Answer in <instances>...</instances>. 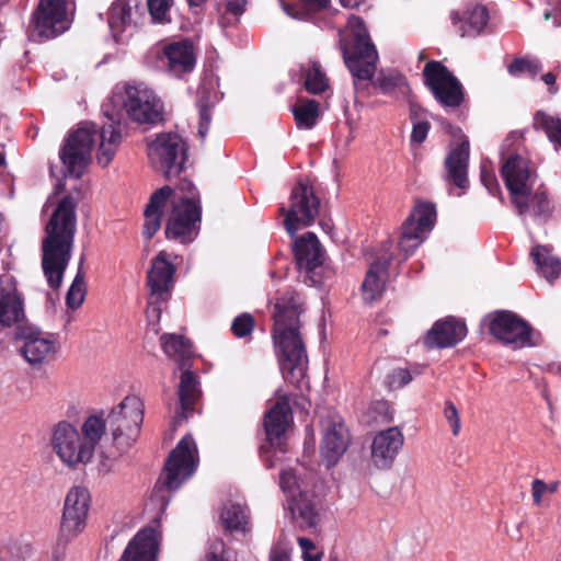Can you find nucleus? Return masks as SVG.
Masks as SVG:
<instances>
[{
  "label": "nucleus",
  "instance_id": "obj_1",
  "mask_svg": "<svg viewBox=\"0 0 561 561\" xmlns=\"http://www.w3.org/2000/svg\"><path fill=\"white\" fill-rule=\"evenodd\" d=\"M162 110L161 101L146 84L116 87L110 102L102 106L108 124L99 129L94 123H82L65 140L59 157L67 174L82 175L92 160L95 144L98 163L102 167L111 163L122 142L123 113L137 123L154 124L162 119Z\"/></svg>",
  "mask_w": 561,
  "mask_h": 561
},
{
  "label": "nucleus",
  "instance_id": "obj_2",
  "mask_svg": "<svg viewBox=\"0 0 561 561\" xmlns=\"http://www.w3.org/2000/svg\"><path fill=\"white\" fill-rule=\"evenodd\" d=\"M171 199V211L168 218L165 234L181 243L192 242L197 236V224L201 219L198 193L194 184L187 180L180 182L175 188L163 186L157 190L146 207L144 236L151 239L160 227L161 207Z\"/></svg>",
  "mask_w": 561,
  "mask_h": 561
},
{
  "label": "nucleus",
  "instance_id": "obj_3",
  "mask_svg": "<svg viewBox=\"0 0 561 561\" xmlns=\"http://www.w3.org/2000/svg\"><path fill=\"white\" fill-rule=\"evenodd\" d=\"M302 302L293 291L276 299L273 339L284 379L300 386L307 376L308 356L301 336Z\"/></svg>",
  "mask_w": 561,
  "mask_h": 561
},
{
  "label": "nucleus",
  "instance_id": "obj_4",
  "mask_svg": "<svg viewBox=\"0 0 561 561\" xmlns=\"http://www.w3.org/2000/svg\"><path fill=\"white\" fill-rule=\"evenodd\" d=\"M77 204L73 196H65L58 203L45 228L42 266L47 283L53 289L61 285L64 273L71 257L77 227Z\"/></svg>",
  "mask_w": 561,
  "mask_h": 561
},
{
  "label": "nucleus",
  "instance_id": "obj_5",
  "mask_svg": "<svg viewBox=\"0 0 561 561\" xmlns=\"http://www.w3.org/2000/svg\"><path fill=\"white\" fill-rule=\"evenodd\" d=\"M105 434L103 419L91 415L79 432L68 422H59L53 430L51 447L59 460L69 469L91 462L95 447Z\"/></svg>",
  "mask_w": 561,
  "mask_h": 561
},
{
  "label": "nucleus",
  "instance_id": "obj_6",
  "mask_svg": "<svg viewBox=\"0 0 561 561\" xmlns=\"http://www.w3.org/2000/svg\"><path fill=\"white\" fill-rule=\"evenodd\" d=\"M145 415V403L137 394L126 396L103 420L117 455L129 450L137 442Z\"/></svg>",
  "mask_w": 561,
  "mask_h": 561
},
{
  "label": "nucleus",
  "instance_id": "obj_7",
  "mask_svg": "<svg viewBox=\"0 0 561 561\" xmlns=\"http://www.w3.org/2000/svg\"><path fill=\"white\" fill-rule=\"evenodd\" d=\"M347 26L353 38L351 45L343 46V57L354 78V87L358 90L370 82L376 70L378 53L359 16L352 15Z\"/></svg>",
  "mask_w": 561,
  "mask_h": 561
},
{
  "label": "nucleus",
  "instance_id": "obj_8",
  "mask_svg": "<svg viewBox=\"0 0 561 561\" xmlns=\"http://www.w3.org/2000/svg\"><path fill=\"white\" fill-rule=\"evenodd\" d=\"M515 136L507 137L501 146V175L510 193L511 202L518 215L528 209L529 193L536 181V173L526 158L516 152H510Z\"/></svg>",
  "mask_w": 561,
  "mask_h": 561
},
{
  "label": "nucleus",
  "instance_id": "obj_9",
  "mask_svg": "<svg viewBox=\"0 0 561 561\" xmlns=\"http://www.w3.org/2000/svg\"><path fill=\"white\" fill-rule=\"evenodd\" d=\"M311 480V474L302 473L301 468H285L279 474V486L288 495V508L301 527H313L318 520Z\"/></svg>",
  "mask_w": 561,
  "mask_h": 561
},
{
  "label": "nucleus",
  "instance_id": "obj_10",
  "mask_svg": "<svg viewBox=\"0 0 561 561\" xmlns=\"http://www.w3.org/2000/svg\"><path fill=\"white\" fill-rule=\"evenodd\" d=\"M198 461L196 443L191 435H185L170 453L154 490H178L194 474Z\"/></svg>",
  "mask_w": 561,
  "mask_h": 561
},
{
  "label": "nucleus",
  "instance_id": "obj_11",
  "mask_svg": "<svg viewBox=\"0 0 561 561\" xmlns=\"http://www.w3.org/2000/svg\"><path fill=\"white\" fill-rule=\"evenodd\" d=\"M71 24L65 0H39L27 27V37L43 43L64 34Z\"/></svg>",
  "mask_w": 561,
  "mask_h": 561
},
{
  "label": "nucleus",
  "instance_id": "obj_12",
  "mask_svg": "<svg viewBox=\"0 0 561 561\" xmlns=\"http://www.w3.org/2000/svg\"><path fill=\"white\" fill-rule=\"evenodd\" d=\"M147 154L150 165L170 179L183 171L187 147L178 134L163 133L148 144Z\"/></svg>",
  "mask_w": 561,
  "mask_h": 561
},
{
  "label": "nucleus",
  "instance_id": "obj_13",
  "mask_svg": "<svg viewBox=\"0 0 561 561\" xmlns=\"http://www.w3.org/2000/svg\"><path fill=\"white\" fill-rule=\"evenodd\" d=\"M489 319L490 333L513 350L531 347L540 343V334L513 312L497 311Z\"/></svg>",
  "mask_w": 561,
  "mask_h": 561
},
{
  "label": "nucleus",
  "instance_id": "obj_14",
  "mask_svg": "<svg viewBox=\"0 0 561 561\" xmlns=\"http://www.w3.org/2000/svg\"><path fill=\"white\" fill-rule=\"evenodd\" d=\"M319 199L313 190L300 182L291 192L289 206H282L279 213L284 215L286 231L295 238L299 229L311 226L319 213Z\"/></svg>",
  "mask_w": 561,
  "mask_h": 561
},
{
  "label": "nucleus",
  "instance_id": "obj_15",
  "mask_svg": "<svg viewBox=\"0 0 561 561\" xmlns=\"http://www.w3.org/2000/svg\"><path fill=\"white\" fill-rule=\"evenodd\" d=\"M437 213L435 205L427 202L417 203L402 224L398 247L404 257L411 255L427 238L434 228Z\"/></svg>",
  "mask_w": 561,
  "mask_h": 561
},
{
  "label": "nucleus",
  "instance_id": "obj_16",
  "mask_svg": "<svg viewBox=\"0 0 561 561\" xmlns=\"http://www.w3.org/2000/svg\"><path fill=\"white\" fill-rule=\"evenodd\" d=\"M91 496L84 486H72L65 499L60 524V536L71 540L81 534L85 526L90 510Z\"/></svg>",
  "mask_w": 561,
  "mask_h": 561
},
{
  "label": "nucleus",
  "instance_id": "obj_17",
  "mask_svg": "<svg viewBox=\"0 0 561 561\" xmlns=\"http://www.w3.org/2000/svg\"><path fill=\"white\" fill-rule=\"evenodd\" d=\"M425 83L435 98L446 106H458L462 100L459 81L438 61H430L423 70Z\"/></svg>",
  "mask_w": 561,
  "mask_h": 561
},
{
  "label": "nucleus",
  "instance_id": "obj_18",
  "mask_svg": "<svg viewBox=\"0 0 561 561\" xmlns=\"http://www.w3.org/2000/svg\"><path fill=\"white\" fill-rule=\"evenodd\" d=\"M174 272L175 268L169 259V254L164 251L159 252L152 260L151 267L147 275V285L150 289L151 299H156L149 302L148 313L152 312L159 316L160 309L158 302L164 300L172 288Z\"/></svg>",
  "mask_w": 561,
  "mask_h": 561
},
{
  "label": "nucleus",
  "instance_id": "obj_19",
  "mask_svg": "<svg viewBox=\"0 0 561 561\" xmlns=\"http://www.w3.org/2000/svg\"><path fill=\"white\" fill-rule=\"evenodd\" d=\"M404 444V435L398 426L378 432L370 445V459L378 469H389Z\"/></svg>",
  "mask_w": 561,
  "mask_h": 561
},
{
  "label": "nucleus",
  "instance_id": "obj_20",
  "mask_svg": "<svg viewBox=\"0 0 561 561\" xmlns=\"http://www.w3.org/2000/svg\"><path fill=\"white\" fill-rule=\"evenodd\" d=\"M293 424V413L289 399L280 397L276 403L266 412L264 428L271 446L285 451L284 442Z\"/></svg>",
  "mask_w": 561,
  "mask_h": 561
},
{
  "label": "nucleus",
  "instance_id": "obj_21",
  "mask_svg": "<svg viewBox=\"0 0 561 561\" xmlns=\"http://www.w3.org/2000/svg\"><path fill=\"white\" fill-rule=\"evenodd\" d=\"M160 541L158 524L145 527L129 541L119 561H158Z\"/></svg>",
  "mask_w": 561,
  "mask_h": 561
},
{
  "label": "nucleus",
  "instance_id": "obj_22",
  "mask_svg": "<svg viewBox=\"0 0 561 561\" xmlns=\"http://www.w3.org/2000/svg\"><path fill=\"white\" fill-rule=\"evenodd\" d=\"M391 245V242H387L382 247V253L370 263L362 284V296L368 304L379 299L385 290L388 276L387 270L392 260Z\"/></svg>",
  "mask_w": 561,
  "mask_h": 561
},
{
  "label": "nucleus",
  "instance_id": "obj_23",
  "mask_svg": "<svg viewBox=\"0 0 561 561\" xmlns=\"http://www.w3.org/2000/svg\"><path fill=\"white\" fill-rule=\"evenodd\" d=\"M350 444V433L345 424L339 420L324 425L320 444V455L328 468L336 465Z\"/></svg>",
  "mask_w": 561,
  "mask_h": 561
},
{
  "label": "nucleus",
  "instance_id": "obj_24",
  "mask_svg": "<svg viewBox=\"0 0 561 561\" xmlns=\"http://www.w3.org/2000/svg\"><path fill=\"white\" fill-rule=\"evenodd\" d=\"M25 317L24 302L10 275L0 276V325L12 327Z\"/></svg>",
  "mask_w": 561,
  "mask_h": 561
},
{
  "label": "nucleus",
  "instance_id": "obj_25",
  "mask_svg": "<svg viewBox=\"0 0 561 561\" xmlns=\"http://www.w3.org/2000/svg\"><path fill=\"white\" fill-rule=\"evenodd\" d=\"M466 335V324L461 320L449 317L435 322L427 332L424 344L430 348L451 347L462 341Z\"/></svg>",
  "mask_w": 561,
  "mask_h": 561
},
{
  "label": "nucleus",
  "instance_id": "obj_26",
  "mask_svg": "<svg viewBox=\"0 0 561 561\" xmlns=\"http://www.w3.org/2000/svg\"><path fill=\"white\" fill-rule=\"evenodd\" d=\"M293 245L299 270L314 274L316 270L322 266L325 253L314 233L307 232L296 238Z\"/></svg>",
  "mask_w": 561,
  "mask_h": 561
},
{
  "label": "nucleus",
  "instance_id": "obj_27",
  "mask_svg": "<svg viewBox=\"0 0 561 561\" xmlns=\"http://www.w3.org/2000/svg\"><path fill=\"white\" fill-rule=\"evenodd\" d=\"M218 79L213 73L206 75L197 90V106L199 113L198 135L204 139L208 133L211 122V108L221 99L217 90Z\"/></svg>",
  "mask_w": 561,
  "mask_h": 561
},
{
  "label": "nucleus",
  "instance_id": "obj_28",
  "mask_svg": "<svg viewBox=\"0 0 561 561\" xmlns=\"http://www.w3.org/2000/svg\"><path fill=\"white\" fill-rule=\"evenodd\" d=\"M57 352L56 340L53 335L31 332L24 337L21 353L24 359L33 365H39Z\"/></svg>",
  "mask_w": 561,
  "mask_h": 561
},
{
  "label": "nucleus",
  "instance_id": "obj_29",
  "mask_svg": "<svg viewBox=\"0 0 561 561\" xmlns=\"http://www.w3.org/2000/svg\"><path fill=\"white\" fill-rule=\"evenodd\" d=\"M163 54L168 60V70L173 76L181 77L194 69L196 58L191 43L182 41L169 44Z\"/></svg>",
  "mask_w": 561,
  "mask_h": 561
},
{
  "label": "nucleus",
  "instance_id": "obj_30",
  "mask_svg": "<svg viewBox=\"0 0 561 561\" xmlns=\"http://www.w3.org/2000/svg\"><path fill=\"white\" fill-rule=\"evenodd\" d=\"M468 140H463L460 145L454 148L445 159L447 179L461 190H465L468 186Z\"/></svg>",
  "mask_w": 561,
  "mask_h": 561
},
{
  "label": "nucleus",
  "instance_id": "obj_31",
  "mask_svg": "<svg viewBox=\"0 0 561 561\" xmlns=\"http://www.w3.org/2000/svg\"><path fill=\"white\" fill-rule=\"evenodd\" d=\"M107 22L115 42L124 43L134 27L130 5L125 0L113 2L107 13Z\"/></svg>",
  "mask_w": 561,
  "mask_h": 561
},
{
  "label": "nucleus",
  "instance_id": "obj_32",
  "mask_svg": "<svg viewBox=\"0 0 561 561\" xmlns=\"http://www.w3.org/2000/svg\"><path fill=\"white\" fill-rule=\"evenodd\" d=\"M160 343L165 355L184 369L193 354L191 343L182 335L165 333L160 337Z\"/></svg>",
  "mask_w": 561,
  "mask_h": 561
},
{
  "label": "nucleus",
  "instance_id": "obj_33",
  "mask_svg": "<svg viewBox=\"0 0 561 561\" xmlns=\"http://www.w3.org/2000/svg\"><path fill=\"white\" fill-rule=\"evenodd\" d=\"M530 256L537 266V272L548 282H553L561 273V261L548 245H535Z\"/></svg>",
  "mask_w": 561,
  "mask_h": 561
},
{
  "label": "nucleus",
  "instance_id": "obj_34",
  "mask_svg": "<svg viewBox=\"0 0 561 561\" xmlns=\"http://www.w3.org/2000/svg\"><path fill=\"white\" fill-rule=\"evenodd\" d=\"M222 526L230 531H243L249 529V510L240 501H229L220 513Z\"/></svg>",
  "mask_w": 561,
  "mask_h": 561
},
{
  "label": "nucleus",
  "instance_id": "obj_35",
  "mask_svg": "<svg viewBox=\"0 0 561 561\" xmlns=\"http://www.w3.org/2000/svg\"><path fill=\"white\" fill-rule=\"evenodd\" d=\"M178 393L181 409V411L178 412V416L187 417V414L193 410V405L199 396L197 377L191 370L184 369L182 373Z\"/></svg>",
  "mask_w": 561,
  "mask_h": 561
},
{
  "label": "nucleus",
  "instance_id": "obj_36",
  "mask_svg": "<svg viewBox=\"0 0 561 561\" xmlns=\"http://www.w3.org/2000/svg\"><path fill=\"white\" fill-rule=\"evenodd\" d=\"M451 20L455 24L457 20L461 22L459 27L461 36H476L482 33L486 26L489 13L485 7L474 5L466 12L463 19H459L456 14H453Z\"/></svg>",
  "mask_w": 561,
  "mask_h": 561
},
{
  "label": "nucleus",
  "instance_id": "obj_37",
  "mask_svg": "<svg viewBox=\"0 0 561 561\" xmlns=\"http://www.w3.org/2000/svg\"><path fill=\"white\" fill-rule=\"evenodd\" d=\"M298 129H312L320 117V105L316 100L300 98L291 107Z\"/></svg>",
  "mask_w": 561,
  "mask_h": 561
},
{
  "label": "nucleus",
  "instance_id": "obj_38",
  "mask_svg": "<svg viewBox=\"0 0 561 561\" xmlns=\"http://www.w3.org/2000/svg\"><path fill=\"white\" fill-rule=\"evenodd\" d=\"M534 127L546 134L553 147L561 149V118L551 115L545 111L536 112L534 116Z\"/></svg>",
  "mask_w": 561,
  "mask_h": 561
},
{
  "label": "nucleus",
  "instance_id": "obj_39",
  "mask_svg": "<svg viewBox=\"0 0 561 561\" xmlns=\"http://www.w3.org/2000/svg\"><path fill=\"white\" fill-rule=\"evenodd\" d=\"M301 78L309 93L318 94L328 88V79L322 72L321 67L316 61H308L300 66Z\"/></svg>",
  "mask_w": 561,
  "mask_h": 561
},
{
  "label": "nucleus",
  "instance_id": "obj_40",
  "mask_svg": "<svg viewBox=\"0 0 561 561\" xmlns=\"http://www.w3.org/2000/svg\"><path fill=\"white\" fill-rule=\"evenodd\" d=\"M554 206L545 192L529 193L528 209L522 215L530 214L536 220L546 222L552 215Z\"/></svg>",
  "mask_w": 561,
  "mask_h": 561
},
{
  "label": "nucleus",
  "instance_id": "obj_41",
  "mask_svg": "<svg viewBox=\"0 0 561 561\" xmlns=\"http://www.w3.org/2000/svg\"><path fill=\"white\" fill-rule=\"evenodd\" d=\"M385 94H405L409 85L404 77L393 70L381 71L374 82Z\"/></svg>",
  "mask_w": 561,
  "mask_h": 561
},
{
  "label": "nucleus",
  "instance_id": "obj_42",
  "mask_svg": "<svg viewBox=\"0 0 561 561\" xmlns=\"http://www.w3.org/2000/svg\"><path fill=\"white\" fill-rule=\"evenodd\" d=\"M538 59L531 57L515 58L508 66L507 71L512 77H535L541 70Z\"/></svg>",
  "mask_w": 561,
  "mask_h": 561
},
{
  "label": "nucleus",
  "instance_id": "obj_43",
  "mask_svg": "<svg viewBox=\"0 0 561 561\" xmlns=\"http://www.w3.org/2000/svg\"><path fill=\"white\" fill-rule=\"evenodd\" d=\"M85 297V283L83 273L79 270L66 296L67 306L77 309Z\"/></svg>",
  "mask_w": 561,
  "mask_h": 561
},
{
  "label": "nucleus",
  "instance_id": "obj_44",
  "mask_svg": "<svg viewBox=\"0 0 561 561\" xmlns=\"http://www.w3.org/2000/svg\"><path fill=\"white\" fill-rule=\"evenodd\" d=\"M173 0H148V10L154 23L165 24L171 22V9Z\"/></svg>",
  "mask_w": 561,
  "mask_h": 561
},
{
  "label": "nucleus",
  "instance_id": "obj_45",
  "mask_svg": "<svg viewBox=\"0 0 561 561\" xmlns=\"http://www.w3.org/2000/svg\"><path fill=\"white\" fill-rule=\"evenodd\" d=\"M290 540L285 535H280L271 548L268 561H290Z\"/></svg>",
  "mask_w": 561,
  "mask_h": 561
},
{
  "label": "nucleus",
  "instance_id": "obj_46",
  "mask_svg": "<svg viewBox=\"0 0 561 561\" xmlns=\"http://www.w3.org/2000/svg\"><path fill=\"white\" fill-rule=\"evenodd\" d=\"M254 320L251 314L243 313L238 316L232 324L231 330L237 337H244L253 331Z\"/></svg>",
  "mask_w": 561,
  "mask_h": 561
},
{
  "label": "nucleus",
  "instance_id": "obj_47",
  "mask_svg": "<svg viewBox=\"0 0 561 561\" xmlns=\"http://www.w3.org/2000/svg\"><path fill=\"white\" fill-rule=\"evenodd\" d=\"M443 415L446 422L449 424L453 434L458 436L461 430L460 415L458 409L451 401L447 400L445 402Z\"/></svg>",
  "mask_w": 561,
  "mask_h": 561
},
{
  "label": "nucleus",
  "instance_id": "obj_48",
  "mask_svg": "<svg viewBox=\"0 0 561 561\" xmlns=\"http://www.w3.org/2000/svg\"><path fill=\"white\" fill-rule=\"evenodd\" d=\"M298 545L301 549V557L304 561H321L322 552L319 551L314 542L306 537L298 538Z\"/></svg>",
  "mask_w": 561,
  "mask_h": 561
},
{
  "label": "nucleus",
  "instance_id": "obj_49",
  "mask_svg": "<svg viewBox=\"0 0 561 561\" xmlns=\"http://www.w3.org/2000/svg\"><path fill=\"white\" fill-rule=\"evenodd\" d=\"M481 181L486 190L491 194H496L499 192V183L496 176L492 170V167L486 161L481 164Z\"/></svg>",
  "mask_w": 561,
  "mask_h": 561
},
{
  "label": "nucleus",
  "instance_id": "obj_50",
  "mask_svg": "<svg viewBox=\"0 0 561 561\" xmlns=\"http://www.w3.org/2000/svg\"><path fill=\"white\" fill-rule=\"evenodd\" d=\"M245 0H226L225 3V14H230L233 16V22L238 21V18L244 12ZM221 24L232 23L231 20L222 16L220 20Z\"/></svg>",
  "mask_w": 561,
  "mask_h": 561
},
{
  "label": "nucleus",
  "instance_id": "obj_51",
  "mask_svg": "<svg viewBox=\"0 0 561 561\" xmlns=\"http://www.w3.org/2000/svg\"><path fill=\"white\" fill-rule=\"evenodd\" d=\"M389 385L394 388H400L408 385L412 380L411 373L405 368H398L391 371L388 376Z\"/></svg>",
  "mask_w": 561,
  "mask_h": 561
},
{
  "label": "nucleus",
  "instance_id": "obj_52",
  "mask_svg": "<svg viewBox=\"0 0 561 561\" xmlns=\"http://www.w3.org/2000/svg\"><path fill=\"white\" fill-rule=\"evenodd\" d=\"M430 130V123L426 121H419L413 124L411 134V141L414 144H422L427 137Z\"/></svg>",
  "mask_w": 561,
  "mask_h": 561
},
{
  "label": "nucleus",
  "instance_id": "obj_53",
  "mask_svg": "<svg viewBox=\"0 0 561 561\" xmlns=\"http://www.w3.org/2000/svg\"><path fill=\"white\" fill-rule=\"evenodd\" d=\"M548 485L545 481L536 479L531 483L533 500L535 505H540L542 496L547 493Z\"/></svg>",
  "mask_w": 561,
  "mask_h": 561
},
{
  "label": "nucleus",
  "instance_id": "obj_54",
  "mask_svg": "<svg viewBox=\"0 0 561 561\" xmlns=\"http://www.w3.org/2000/svg\"><path fill=\"white\" fill-rule=\"evenodd\" d=\"M114 470V455L104 456L99 463V471L103 474L110 473Z\"/></svg>",
  "mask_w": 561,
  "mask_h": 561
},
{
  "label": "nucleus",
  "instance_id": "obj_55",
  "mask_svg": "<svg viewBox=\"0 0 561 561\" xmlns=\"http://www.w3.org/2000/svg\"><path fill=\"white\" fill-rule=\"evenodd\" d=\"M224 550V543L221 541H217L214 543L213 551H209L206 556L205 561H224L222 557L218 553H221Z\"/></svg>",
  "mask_w": 561,
  "mask_h": 561
},
{
  "label": "nucleus",
  "instance_id": "obj_56",
  "mask_svg": "<svg viewBox=\"0 0 561 561\" xmlns=\"http://www.w3.org/2000/svg\"><path fill=\"white\" fill-rule=\"evenodd\" d=\"M282 8L284 12L294 18V19H302V14L294 7L288 3H285L284 1H280Z\"/></svg>",
  "mask_w": 561,
  "mask_h": 561
},
{
  "label": "nucleus",
  "instance_id": "obj_57",
  "mask_svg": "<svg viewBox=\"0 0 561 561\" xmlns=\"http://www.w3.org/2000/svg\"><path fill=\"white\" fill-rule=\"evenodd\" d=\"M304 2L312 9H322L327 5L328 0H304Z\"/></svg>",
  "mask_w": 561,
  "mask_h": 561
},
{
  "label": "nucleus",
  "instance_id": "obj_58",
  "mask_svg": "<svg viewBox=\"0 0 561 561\" xmlns=\"http://www.w3.org/2000/svg\"><path fill=\"white\" fill-rule=\"evenodd\" d=\"M542 81L551 88V91H556V89H553V85L556 83V76L552 72H547L546 75H543Z\"/></svg>",
  "mask_w": 561,
  "mask_h": 561
},
{
  "label": "nucleus",
  "instance_id": "obj_59",
  "mask_svg": "<svg viewBox=\"0 0 561 561\" xmlns=\"http://www.w3.org/2000/svg\"><path fill=\"white\" fill-rule=\"evenodd\" d=\"M64 548H56L51 553V559L55 561H61L64 559Z\"/></svg>",
  "mask_w": 561,
  "mask_h": 561
},
{
  "label": "nucleus",
  "instance_id": "obj_60",
  "mask_svg": "<svg viewBox=\"0 0 561 561\" xmlns=\"http://www.w3.org/2000/svg\"><path fill=\"white\" fill-rule=\"evenodd\" d=\"M341 4L345 8H356L362 0H340Z\"/></svg>",
  "mask_w": 561,
  "mask_h": 561
},
{
  "label": "nucleus",
  "instance_id": "obj_61",
  "mask_svg": "<svg viewBox=\"0 0 561 561\" xmlns=\"http://www.w3.org/2000/svg\"><path fill=\"white\" fill-rule=\"evenodd\" d=\"M548 485V489H547V493H554L557 492L558 488H559V482H552L550 484H547Z\"/></svg>",
  "mask_w": 561,
  "mask_h": 561
},
{
  "label": "nucleus",
  "instance_id": "obj_62",
  "mask_svg": "<svg viewBox=\"0 0 561 561\" xmlns=\"http://www.w3.org/2000/svg\"><path fill=\"white\" fill-rule=\"evenodd\" d=\"M190 7H201L203 5L207 0H186Z\"/></svg>",
  "mask_w": 561,
  "mask_h": 561
},
{
  "label": "nucleus",
  "instance_id": "obj_63",
  "mask_svg": "<svg viewBox=\"0 0 561 561\" xmlns=\"http://www.w3.org/2000/svg\"><path fill=\"white\" fill-rule=\"evenodd\" d=\"M5 158L4 154L0 152V165L4 164Z\"/></svg>",
  "mask_w": 561,
  "mask_h": 561
},
{
  "label": "nucleus",
  "instance_id": "obj_64",
  "mask_svg": "<svg viewBox=\"0 0 561 561\" xmlns=\"http://www.w3.org/2000/svg\"><path fill=\"white\" fill-rule=\"evenodd\" d=\"M308 277L310 278L312 284H317L318 283V280L313 278V275H309Z\"/></svg>",
  "mask_w": 561,
  "mask_h": 561
}]
</instances>
